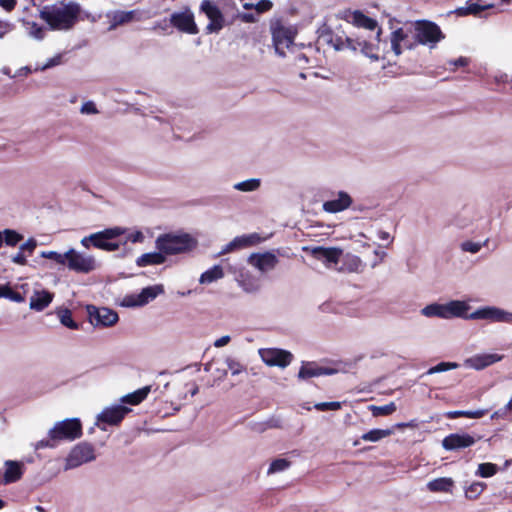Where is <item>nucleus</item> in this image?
Here are the masks:
<instances>
[{
	"instance_id": "dca6fc26",
	"label": "nucleus",
	"mask_w": 512,
	"mask_h": 512,
	"mask_svg": "<svg viewBox=\"0 0 512 512\" xmlns=\"http://www.w3.org/2000/svg\"><path fill=\"white\" fill-rule=\"evenodd\" d=\"M471 319H486L493 322H512V313L495 307H485L471 313Z\"/></svg>"
},
{
	"instance_id": "a211bd4d",
	"label": "nucleus",
	"mask_w": 512,
	"mask_h": 512,
	"mask_svg": "<svg viewBox=\"0 0 512 512\" xmlns=\"http://www.w3.org/2000/svg\"><path fill=\"white\" fill-rule=\"evenodd\" d=\"M262 241H264V238H262L258 233L238 236L223 248L221 254L229 253L237 249L252 247L261 243Z\"/></svg>"
},
{
	"instance_id": "20e7f679",
	"label": "nucleus",
	"mask_w": 512,
	"mask_h": 512,
	"mask_svg": "<svg viewBox=\"0 0 512 512\" xmlns=\"http://www.w3.org/2000/svg\"><path fill=\"white\" fill-rule=\"evenodd\" d=\"M157 250L166 255H176L191 251L196 247V240L189 234L165 233L157 237L155 241Z\"/></svg>"
},
{
	"instance_id": "423d86ee",
	"label": "nucleus",
	"mask_w": 512,
	"mask_h": 512,
	"mask_svg": "<svg viewBox=\"0 0 512 512\" xmlns=\"http://www.w3.org/2000/svg\"><path fill=\"white\" fill-rule=\"evenodd\" d=\"M445 35L440 27L429 20H419L415 23V46L417 44L428 45L434 48L438 42L443 40Z\"/></svg>"
},
{
	"instance_id": "9d476101",
	"label": "nucleus",
	"mask_w": 512,
	"mask_h": 512,
	"mask_svg": "<svg viewBox=\"0 0 512 512\" xmlns=\"http://www.w3.org/2000/svg\"><path fill=\"white\" fill-rule=\"evenodd\" d=\"M259 356L266 365L280 368L287 367L293 359L291 352L279 348L259 349Z\"/></svg>"
},
{
	"instance_id": "473e14b6",
	"label": "nucleus",
	"mask_w": 512,
	"mask_h": 512,
	"mask_svg": "<svg viewBox=\"0 0 512 512\" xmlns=\"http://www.w3.org/2000/svg\"><path fill=\"white\" fill-rule=\"evenodd\" d=\"M453 485L454 482L451 478L442 477L430 481L427 488L431 492H450Z\"/></svg>"
},
{
	"instance_id": "8fccbe9b",
	"label": "nucleus",
	"mask_w": 512,
	"mask_h": 512,
	"mask_svg": "<svg viewBox=\"0 0 512 512\" xmlns=\"http://www.w3.org/2000/svg\"><path fill=\"white\" fill-rule=\"evenodd\" d=\"M457 367H458V364L454 363V362H440L437 365L431 367L427 371V374L440 373V372L448 371L451 369H455Z\"/></svg>"
},
{
	"instance_id": "cd10ccee",
	"label": "nucleus",
	"mask_w": 512,
	"mask_h": 512,
	"mask_svg": "<svg viewBox=\"0 0 512 512\" xmlns=\"http://www.w3.org/2000/svg\"><path fill=\"white\" fill-rule=\"evenodd\" d=\"M250 259L254 261L253 264L261 271L273 269L278 263V258L270 252L254 254Z\"/></svg>"
},
{
	"instance_id": "a878e982",
	"label": "nucleus",
	"mask_w": 512,
	"mask_h": 512,
	"mask_svg": "<svg viewBox=\"0 0 512 512\" xmlns=\"http://www.w3.org/2000/svg\"><path fill=\"white\" fill-rule=\"evenodd\" d=\"M54 298V294L48 290L35 291L30 299V308L35 311H43Z\"/></svg>"
},
{
	"instance_id": "ddd939ff",
	"label": "nucleus",
	"mask_w": 512,
	"mask_h": 512,
	"mask_svg": "<svg viewBox=\"0 0 512 512\" xmlns=\"http://www.w3.org/2000/svg\"><path fill=\"white\" fill-rule=\"evenodd\" d=\"M108 22V30L112 31L119 26H123L140 20V12L138 10H113L106 13Z\"/></svg>"
},
{
	"instance_id": "aec40b11",
	"label": "nucleus",
	"mask_w": 512,
	"mask_h": 512,
	"mask_svg": "<svg viewBox=\"0 0 512 512\" xmlns=\"http://www.w3.org/2000/svg\"><path fill=\"white\" fill-rule=\"evenodd\" d=\"M503 355L497 353L476 354L465 360V365L475 370H482L503 359Z\"/></svg>"
},
{
	"instance_id": "a19ab883",
	"label": "nucleus",
	"mask_w": 512,
	"mask_h": 512,
	"mask_svg": "<svg viewBox=\"0 0 512 512\" xmlns=\"http://www.w3.org/2000/svg\"><path fill=\"white\" fill-rule=\"evenodd\" d=\"M3 235V242H5L7 246L11 247L16 246L23 239V235L11 229H5L2 233V236Z\"/></svg>"
},
{
	"instance_id": "f704fd0d",
	"label": "nucleus",
	"mask_w": 512,
	"mask_h": 512,
	"mask_svg": "<svg viewBox=\"0 0 512 512\" xmlns=\"http://www.w3.org/2000/svg\"><path fill=\"white\" fill-rule=\"evenodd\" d=\"M394 433L393 428L387 429H372L361 436L364 441L377 442L383 438L389 437Z\"/></svg>"
},
{
	"instance_id": "37998d69",
	"label": "nucleus",
	"mask_w": 512,
	"mask_h": 512,
	"mask_svg": "<svg viewBox=\"0 0 512 512\" xmlns=\"http://www.w3.org/2000/svg\"><path fill=\"white\" fill-rule=\"evenodd\" d=\"M23 24L26 26L29 34L38 39L42 40L45 36L44 28L38 25L36 22L23 20Z\"/></svg>"
},
{
	"instance_id": "7ed1b4c3",
	"label": "nucleus",
	"mask_w": 512,
	"mask_h": 512,
	"mask_svg": "<svg viewBox=\"0 0 512 512\" xmlns=\"http://www.w3.org/2000/svg\"><path fill=\"white\" fill-rule=\"evenodd\" d=\"M354 272H363L366 268L373 269L382 262L386 253L376 243H364L361 240L354 241Z\"/></svg>"
},
{
	"instance_id": "bb28decb",
	"label": "nucleus",
	"mask_w": 512,
	"mask_h": 512,
	"mask_svg": "<svg viewBox=\"0 0 512 512\" xmlns=\"http://www.w3.org/2000/svg\"><path fill=\"white\" fill-rule=\"evenodd\" d=\"M352 202L349 194L340 192L339 197L334 200L325 201L323 203V209L329 213H337L348 208Z\"/></svg>"
},
{
	"instance_id": "0eeeda50",
	"label": "nucleus",
	"mask_w": 512,
	"mask_h": 512,
	"mask_svg": "<svg viewBox=\"0 0 512 512\" xmlns=\"http://www.w3.org/2000/svg\"><path fill=\"white\" fill-rule=\"evenodd\" d=\"M271 33L276 52L284 56L285 50L294 43L296 31L284 26L281 22H276L271 26Z\"/></svg>"
},
{
	"instance_id": "864d4df0",
	"label": "nucleus",
	"mask_w": 512,
	"mask_h": 512,
	"mask_svg": "<svg viewBox=\"0 0 512 512\" xmlns=\"http://www.w3.org/2000/svg\"><path fill=\"white\" fill-rule=\"evenodd\" d=\"M330 42L333 44L336 50H341L346 46H350L351 39L349 37H346L345 40H343L342 37L335 35L334 37H331Z\"/></svg>"
},
{
	"instance_id": "a18cd8bd",
	"label": "nucleus",
	"mask_w": 512,
	"mask_h": 512,
	"mask_svg": "<svg viewBox=\"0 0 512 512\" xmlns=\"http://www.w3.org/2000/svg\"><path fill=\"white\" fill-rule=\"evenodd\" d=\"M291 462L284 458H278L271 462L268 474H273L276 472H281L287 469L290 466Z\"/></svg>"
},
{
	"instance_id": "49530a36",
	"label": "nucleus",
	"mask_w": 512,
	"mask_h": 512,
	"mask_svg": "<svg viewBox=\"0 0 512 512\" xmlns=\"http://www.w3.org/2000/svg\"><path fill=\"white\" fill-rule=\"evenodd\" d=\"M260 186V180L259 179H249L242 182L237 183L234 188L240 191H254L258 189Z\"/></svg>"
},
{
	"instance_id": "6ab92c4d",
	"label": "nucleus",
	"mask_w": 512,
	"mask_h": 512,
	"mask_svg": "<svg viewBox=\"0 0 512 512\" xmlns=\"http://www.w3.org/2000/svg\"><path fill=\"white\" fill-rule=\"evenodd\" d=\"M131 410L123 405L104 409L98 416V421L108 425H118Z\"/></svg>"
},
{
	"instance_id": "2f4dec72",
	"label": "nucleus",
	"mask_w": 512,
	"mask_h": 512,
	"mask_svg": "<svg viewBox=\"0 0 512 512\" xmlns=\"http://www.w3.org/2000/svg\"><path fill=\"white\" fill-rule=\"evenodd\" d=\"M150 390H151L150 386L142 387L130 394L125 395L122 398V402L130 404V405H138L147 398Z\"/></svg>"
},
{
	"instance_id": "7c9ffc66",
	"label": "nucleus",
	"mask_w": 512,
	"mask_h": 512,
	"mask_svg": "<svg viewBox=\"0 0 512 512\" xmlns=\"http://www.w3.org/2000/svg\"><path fill=\"white\" fill-rule=\"evenodd\" d=\"M479 1L480 0L467 1L466 6L460 7L456 10L457 14L459 16L478 15L482 11L493 7V5H482Z\"/></svg>"
},
{
	"instance_id": "de8ad7c7",
	"label": "nucleus",
	"mask_w": 512,
	"mask_h": 512,
	"mask_svg": "<svg viewBox=\"0 0 512 512\" xmlns=\"http://www.w3.org/2000/svg\"><path fill=\"white\" fill-rule=\"evenodd\" d=\"M408 35L405 33L403 28H398L395 31L391 33L390 40L397 41V42H404V45L408 49H413L415 47V43H408L407 42Z\"/></svg>"
},
{
	"instance_id": "79ce46f5",
	"label": "nucleus",
	"mask_w": 512,
	"mask_h": 512,
	"mask_svg": "<svg viewBox=\"0 0 512 512\" xmlns=\"http://www.w3.org/2000/svg\"><path fill=\"white\" fill-rule=\"evenodd\" d=\"M498 471V466L494 463H481L477 469V475L483 478L494 476Z\"/></svg>"
},
{
	"instance_id": "412c9836",
	"label": "nucleus",
	"mask_w": 512,
	"mask_h": 512,
	"mask_svg": "<svg viewBox=\"0 0 512 512\" xmlns=\"http://www.w3.org/2000/svg\"><path fill=\"white\" fill-rule=\"evenodd\" d=\"M23 472L24 466L21 462L8 460L5 462V471H0V483H15L22 478Z\"/></svg>"
},
{
	"instance_id": "f8f14e48",
	"label": "nucleus",
	"mask_w": 512,
	"mask_h": 512,
	"mask_svg": "<svg viewBox=\"0 0 512 512\" xmlns=\"http://www.w3.org/2000/svg\"><path fill=\"white\" fill-rule=\"evenodd\" d=\"M67 267L78 273H89L96 267L95 259L91 256H84L74 249L67 251L66 264Z\"/></svg>"
},
{
	"instance_id": "13d9d810",
	"label": "nucleus",
	"mask_w": 512,
	"mask_h": 512,
	"mask_svg": "<svg viewBox=\"0 0 512 512\" xmlns=\"http://www.w3.org/2000/svg\"><path fill=\"white\" fill-rule=\"evenodd\" d=\"M469 63H470V59L467 57H463V56L459 57L456 60L448 61V64L452 67L453 70H455L458 67H465V66L469 65Z\"/></svg>"
},
{
	"instance_id": "58836bf2",
	"label": "nucleus",
	"mask_w": 512,
	"mask_h": 512,
	"mask_svg": "<svg viewBox=\"0 0 512 512\" xmlns=\"http://www.w3.org/2000/svg\"><path fill=\"white\" fill-rule=\"evenodd\" d=\"M422 314L427 317H440L445 318V305L443 304H430L422 309Z\"/></svg>"
},
{
	"instance_id": "72a5a7b5",
	"label": "nucleus",
	"mask_w": 512,
	"mask_h": 512,
	"mask_svg": "<svg viewBox=\"0 0 512 512\" xmlns=\"http://www.w3.org/2000/svg\"><path fill=\"white\" fill-rule=\"evenodd\" d=\"M56 314L63 326L72 330H77L79 328L78 323L72 318V312L70 309L63 307L57 308Z\"/></svg>"
},
{
	"instance_id": "5fc2aeb1",
	"label": "nucleus",
	"mask_w": 512,
	"mask_h": 512,
	"mask_svg": "<svg viewBox=\"0 0 512 512\" xmlns=\"http://www.w3.org/2000/svg\"><path fill=\"white\" fill-rule=\"evenodd\" d=\"M273 7V3L270 0H260L255 4L256 15L268 12Z\"/></svg>"
},
{
	"instance_id": "09e8293b",
	"label": "nucleus",
	"mask_w": 512,
	"mask_h": 512,
	"mask_svg": "<svg viewBox=\"0 0 512 512\" xmlns=\"http://www.w3.org/2000/svg\"><path fill=\"white\" fill-rule=\"evenodd\" d=\"M41 257L53 260L57 264L65 265L66 258H67V252H65L64 254H61L56 251H43V252H41Z\"/></svg>"
},
{
	"instance_id": "69168bd1",
	"label": "nucleus",
	"mask_w": 512,
	"mask_h": 512,
	"mask_svg": "<svg viewBox=\"0 0 512 512\" xmlns=\"http://www.w3.org/2000/svg\"><path fill=\"white\" fill-rule=\"evenodd\" d=\"M16 4V0H0V6L7 12L14 10Z\"/></svg>"
},
{
	"instance_id": "0e129e2a",
	"label": "nucleus",
	"mask_w": 512,
	"mask_h": 512,
	"mask_svg": "<svg viewBox=\"0 0 512 512\" xmlns=\"http://www.w3.org/2000/svg\"><path fill=\"white\" fill-rule=\"evenodd\" d=\"M509 410L507 409V405H505L503 408L495 411L492 415H491V419L492 420H495V419H505L507 418V415H508Z\"/></svg>"
},
{
	"instance_id": "5701e85b",
	"label": "nucleus",
	"mask_w": 512,
	"mask_h": 512,
	"mask_svg": "<svg viewBox=\"0 0 512 512\" xmlns=\"http://www.w3.org/2000/svg\"><path fill=\"white\" fill-rule=\"evenodd\" d=\"M354 27L360 29H366L370 32H375L374 39L379 41L381 35V28L378 27V23L375 19L364 15L359 10H354Z\"/></svg>"
},
{
	"instance_id": "774afa93",
	"label": "nucleus",
	"mask_w": 512,
	"mask_h": 512,
	"mask_svg": "<svg viewBox=\"0 0 512 512\" xmlns=\"http://www.w3.org/2000/svg\"><path fill=\"white\" fill-rule=\"evenodd\" d=\"M230 342V336H222L214 342V346L217 348L223 347Z\"/></svg>"
},
{
	"instance_id": "f03ea898",
	"label": "nucleus",
	"mask_w": 512,
	"mask_h": 512,
	"mask_svg": "<svg viewBox=\"0 0 512 512\" xmlns=\"http://www.w3.org/2000/svg\"><path fill=\"white\" fill-rule=\"evenodd\" d=\"M82 436V424L79 419L71 418L57 422L49 430L48 437L35 443V450L55 448L60 441H73Z\"/></svg>"
},
{
	"instance_id": "c756f323",
	"label": "nucleus",
	"mask_w": 512,
	"mask_h": 512,
	"mask_svg": "<svg viewBox=\"0 0 512 512\" xmlns=\"http://www.w3.org/2000/svg\"><path fill=\"white\" fill-rule=\"evenodd\" d=\"M489 409H477V410H455L448 411L445 413V417L448 419H457V418H470V419H480L487 415Z\"/></svg>"
},
{
	"instance_id": "4468645a",
	"label": "nucleus",
	"mask_w": 512,
	"mask_h": 512,
	"mask_svg": "<svg viewBox=\"0 0 512 512\" xmlns=\"http://www.w3.org/2000/svg\"><path fill=\"white\" fill-rule=\"evenodd\" d=\"M477 439L468 433H451L442 440V447L447 451H457L473 446Z\"/></svg>"
},
{
	"instance_id": "c85d7f7f",
	"label": "nucleus",
	"mask_w": 512,
	"mask_h": 512,
	"mask_svg": "<svg viewBox=\"0 0 512 512\" xmlns=\"http://www.w3.org/2000/svg\"><path fill=\"white\" fill-rule=\"evenodd\" d=\"M166 261V256L164 253L160 252H150L144 253L136 259V264L139 267H146L149 265H160Z\"/></svg>"
},
{
	"instance_id": "4c0bfd02",
	"label": "nucleus",
	"mask_w": 512,
	"mask_h": 512,
	"mask_svg": "<svg viewBox=\"0 0 512 512\" xmlns=\"http://www.w3.org/2000/svg\"><path fill=\"white\" fill-rule=\"evenodd\" d=\"M356 46L360 47L366 56L378 58L374 55V44L366 39H362L360 35L354 32V50H356Z\"/></svg>"
},
{
	"instance_id": "ea45409f",
	"label": "nucleus",
	"mask_w": 512,
	"mask_h": 512,
	"mask_svg": "<svg viewBox=\"0 0 512 512\" xmlns=\"http://www.w3.org/2000/svg\"><path fill=\"white\" fill-rule=\"evenodd\" d=\"M369 409L374 417H378L391 415L396 411L397 407L394 402H390L383 406L370 405Z\"/></svg>"
},
{
	"instance_id": "680f3d73",
	"label": "nucleus",
	"mask_w": 512,
	"mask_h": 512,
	"mask_svg": "<svg viewBox=\"0 0 512 512\" xmlns=\"http://www.w3.org/2000/svg\"><path fill=\"white\" fill-rule=\"evenodd\" d=\"M81 112L86 114H95L98 111L95 104L92 101H88L82 105Z\"/></svg>"
},
{
	"instance_id": "c03bdc74",
	"label": "nucleus",
	"mask_w": 512,
	"mask_h": 512,
	"mask_svg": "<svg viewBox=\"0 0 512 512\" xmlns=\"http://www.w3.org/2000/svg\"><path fill=\"white\" fill-rule=\"evenodd\" d=\"M486 484L483 482H474L466 490L465 495L468 499H477L485 490Z\"/></svg>"
},
{
	"instance_id": "338daca9",
	"label": "nucleus",
	"mask_w": 512,
	"mask_h": 512,
	"mask_svg": "<svg viewBox=\"0 0 512 512\" xmlns=\"http://www.w3.org/2000/svg\"><path fill=\"white\" fill-rule=\"evenodd\" d=\"M12 261L18 265H26L27 259L23 252L19 251L12 257Z\"/></svg>"
},
{
	"instance_id": "4d7b16f0",
	"label": "nucleus",
	"mask_w": 512,
	"mask_h": 512,
	"mask_svg": "<svg viewBox=\"0 0 512 512\" xmlns=\"http://www.w3.org/2000/svg\"><path fill=\"white\" fill-rule=\"evenodd\" d=\"M461 248L466 252L477 253L481 249V245L472 241H466L462 243Z\"/></svg>"
},
{
	"instance_id": "4be33fe9",
	"label": "nucleus",
	"mask_w": 512,
	"mask_h": 512,
	"mask_svg": "<svg viewBox=\"0 0 512 512\" xmlns=\"http://www.w3.org/2000/svg\"><path fill=\"white\" fill-rule=\"evenodd\" d=\"M336 372L337 370L334 368L320 366L316 362H307L301 366L298 377L301 379H308L321 375H332Z\"/></svg>"
},
{
	"instance_id": "bf43d9fd",
	"label": "nucleus",
	"mask_w": 512,
	"mask_h": 512,
	"mask_svg": "<svg viewBox=\"0 0 512 512\" xmlns=\"http://www.w3.org/2000/svg\"><path fill=\"white\" fill-rule=\"evenodd\" d=\"M37 246V242L34 238L28 239L24 244L20 246V251L24 253L27 251L29 254H32Z\"/></svg>"
},
{
	"instance_id": "c9c22d12",
	"label": "nucleus",
	"mask_w": 512,
	"mask_h": 512,
	"mask_svg": "<svg viewBox=\"0 0 512 512\" xmlns=\"http://www.w3.org/2000/svg\"><path fill=\"white\" fill-rule=\"evenodd\" d=\"M224 276V272L221 266L215 265L212 268L208 269L200 276V283L209 284L218 279H221Z\"/></svg>"
},
{
	"instance_id": "3c124183",
	"label": "nucleus",
	"mask_w": 512,
	"mask_h": 512,
	"mask_svg": "<svg viewBox=\"0 0 512 512\" xmlns=\"http://www.w3.org/2000/svg\"><path fill=\"white\" fill-rule=\"evenodd\" d=\"M226 364L232 375H238L246 370L244 365L232 358H227Z\"/></svg>"
},
{
	"instance_id": "f3484780",
	"label": "nucleus",
	"mask_w": 512,
	"mask_h": 512,
	"mask_svg": "<svg viewBox=\"0 0 512 512\" xmlns=\"http://www.w3.org/2000/svg\"><path fill=\"white\" fill-rule=\"evenodd\" d=\"M163 292L162 286H148L137 295H129L124 299V305L126 306H143L149 301L155 299L158 294Z\"/></svg>"
},
{
	"instance_id": "e2e57ef3",
	"label": "nucleus",
	"mask_w": 512,
	"mask_h": 512,
	"mask_svg": "<svg viewBox=\"0 0 512 512\" xmlns=\"http://www.w3.org/2000/svg\"><path fill=\"white\" fill-rule=\"evenodd\" d=\"M13 30V24L0 20V39Z\"/></svg>"
},
{
	"instance_id": "f257e3e1",
	"label": "nucleus",
	"mask_w": 512,
	"mask_h": 512,
	"mask_svg": "<svg viewBox=\"0 0 512 512\" xmlns=\"http://www.w3.org/2000/svg\"><path fill=\"white\" fill-rule=\"evenodd\" d=\"M82 11L80 4L68 2L62 6L46 5L40 11V18L51 30H70L79 20Z\"/></svg>"
},
{
	"instance_id": "052dcab7",
	"label": "nucleus",
	"mask_w": 512,
	"mask_h": 512,
	"mask_svg": "<svg viewBox=\"0 0 512 512\" xmlns=\"http://www.w3.org/2000/svg\"><path fill=\"white\" fill-rule=\"evenodd\" d=\"M144 238L145 237L141 231H135L127 235L126 241H130L132 243H142Z\"/></svg>"
},
{
	"instance_id": "e433bc0d",
	"label": "nucleus",
	"mask_w": 512,
	"mask_h": 512,
	"mask_svg": "<svg viewBox=\"0 0 512 512\" xmlns=\"http://www.w3.org/2000/svg\"><path fill=\"white\" fill-rule=\"evenodd\" d=\"M0 298H7L16 303H22L25 301V297L22 293L13 290L9 284H0Z\"/></svg>"
},
{
	"instance_id": "b1692460",
	"label": "nucleus",
	"mask_w": 512,
	"mask_h": 512,
	"mask_svg": "<svg viewBox=\"0 0 512 512\" xmlns=\"http://www.w3.org/2000/svg\"><path fill=\"white\" fill-rule=\"evenodd\" d=\"M311 254L317 260H322L329 264H331V263L336 264L340 260V257L342 255V250L339 248H334V247L326 248V247L318 246V247H314L311 250Z\"/></svg>"
},
{
	"instance_id": "603ef678",
	"label": "nucleus",
	"mask_w": 512,
	"mask_h": 512,
	"mask_svg": "<svg viewBox=\"0 0 512 512\" xmlns=\"http://www.w3.org/2000/svg\"><path fill=\"white\" fill-rule=\"evenodd\" d=\"M318 411L338 410L341 408V403L338 401L320 402L314 405Z\"/></svg>"
},
{
	"instance_id": "39448f33",
	"label": "nucleus",
	"mask_w": 512,
	"mask_h": 512,
	"mask_svg": "<svg viewBox=\"0 0 512 512\" xmlns=\"http://www.w3.org/2000/svg\"><path fill=\"white\" fill-rule=\"evenodd\" d=\"M125 230L121 227L107 228L103 231L93 233L81 240V244L89 248L93 246L97 249L105 251H116L120 248L121 243L114 241L117 237L124 234Z\"/></svg>"
},
{
	"instance_id": "6e6552de",
	"label": "nucleus",
	"mask_w": 512,
	"mask_h": 512,
	"mask_svg": "<svg viewBox=\"0 0 512 512\" xmlns=\"http://www.w3.org/2000/svg\"><path fill=\"white\" fill-rule=\"evenodd\" d=\"M170 25L176 28L179 32L196 35L199 33V28L195 22L193 12L186 7L181 12H174L169 19Z\"/></svg>"
},
{
	"instance_id": "9b49d317",
	"label": "nucleus",
	"mask_w": 512,
	"mask_h": 512,
	"mask_svg": "<svg viewBox=\"0 0 512 512\" xmlns=\"http://www.w3.org/2000/svg\"><path fill=\"white\" fill-rule=\"evenodd\" d=\"M200 11L209 19V23L206 26L207 33L219 32L224 27V16L215 3L210 0H203L200 5Z\"/></svg>"
},
{
	"instance_id": "393cba45",
	"label": "nucleus",
	"mask_w": 512,
	"mask_h": 512,
	"mask_svg": "<svg viewBox=\"0 0 512 512\" xmlns=\"http://www.w3.org/2000/svg\"><path fill=\"white\" fill-rule=\"evenodd\" d=\"M445 305V315L446 319H450L453 317H459L464 319H471L470 314H468L469 305L463 301H450Z\"/></svg>"
},
{
	"instance_id": "1a4fd4ad",
	"label": "nucleus",
	"mask_w": 512,
	"mask_h": 512,
	"mask_svg": "<svg viewBox=\"0 0 512 512\" xmlns=\"http://www.w3.org/2000/svg\"><path fill=\"white\" fill-rule=\"evenodd\" d=\"M89 322L95 326L110 327L117 323L119 317L116 311L106 307L87 305Z\"/></svg>"
},
{
	"instance_id": "2eb2a0df",
	"label": "nucleus",
	"mask_w": 512,
	"mask_h": 512,
	"mask_svg": "<svg viewBox=\"0 0 512 512\" xmlns=\"http://www.w3.org/2000/svg\"><path fill=\"white\" fill-rule=\"evenodd\" d=\"M95 459L94 447L89 443L76 445L69 454L68 463L70 466H79Z\"/></svg>"
},
{
	"instance_id": "6e6d98bb",
	"label": "nucleus",
	"mask_w": 512,
	"mask_h": 512,
	"mask_svg": "<svg viewBox=\"0 0 512 512\" xmlns=\"http://www.w3.org/2000/svg\"><path fill=\"white\" fill-rule=\"evenodd\" d=\"M235 18L244 23H255L258 20L256 13L251 12L238 13Z\"/></svg>"
}]
</instances>
